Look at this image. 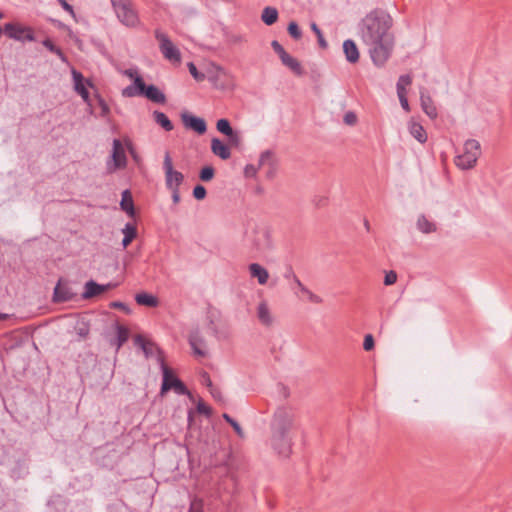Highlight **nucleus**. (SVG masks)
Masks as SVG:
<instances>
[{"label": "nucleus", "mask_w": 512, "mask_h": 512, "mask_svg": "<svg viewBox=\"0 0 512 512\" xmlns=\"http://www.w3.org/2000/svg\"><path fill=\"white\" fill-rule=\"evenodd\" d=\"M362 39L377 67H384V13L375 10L369 13L362 23Z\"/></svg>", "instance_id": "obj_1"}, {"label": "nucleus", "mask_w": 512, "mask_h": 512, "mask_svg": "<svg viewBox=\"0 0 512 512\" xmlns=\"http://www.w3.org/2000/svg\"><path fill=\"white\" fill-rule=\"evenodd\" d=\"M294 427V413L291 409L278 408L271 422L270 444L282 457H288L292 449L291 430Z\"/></svg>", "instance_id": "obj_2"}, {"label": "nucleus", "mask_w": 512, "mask_h": 512, "mask_svg": "<svg viewBox=\"0 0 512 512\" xmlns=\"http://www.w3.org/2000/svg\"><path fill=\"white\" fill-rule=\"evenodd\" d=\"M247 247L255 256H267L273 250V241L266 228H254L246 239Z\"/></svg>", "instance_id": "obj_3"}, {"label": "nucleus", "mask_w": 512, "mask_h": 512, "mask_svg": "<svg viewBox=\"0 0 512 512\" xmlns=\"http://www.w3.org/2000/svg\"><path fill=\"white\" fill-rule=\"evenodd\" d=\"M122 96L132 98L136 96H145L150 101L158 104L166 102L165 94L155 85H146L143 78L136 79V86H127L122 90Z\"/></svg>", "instance_id": "obj_4"}, {"label": "nucleus", "mask_w": 512, "mask_h": 512, "mask_svg": "<svg viewBox=\"0 0 512 512\" xmlns=\"http://www.w3.org/2000/svg\"><path fill=\"white\" fill-rule=\"evenodd\" d=\"M481 155V145L475 139H468L464 143V151L455 158V165L462 170L472 169Z\"/></svg>", "instance_id": "obj_5"}, {"label": "nucleus", "mask_w": 512, "mask_h": 512, "mask_svg": "<svg viewBox=\"0 0 512 512\" xmlns=\"http://www.w3.org/2000/svg\"><path fill=\"white\" fill-rule=\"evenodd\" d=\"M117 18L128 27L137 25L138 15L130 0H111Z\"/></svg>", "instance_id": "obj_6"}, {"label": "nucleus", "mask_w": 512, "mask_h": 512, "mask_svg": "<svg viewBox=\"0 0 512 512\" xmlns=\"http://www.w3.org/2000/svg\"><path fill=\"white\" fill-rule=\"evenodd\" d=\"M161 361V370L163 374L162 385H161V394L168 392L169 390H174L177 395H189V390L184 385V383L173 375L170 368L164 363L163 359L160 358Z\"/></svg>", "instance_id": "obj_7"}, {"label": "nucleus", "mask_w": 512, "mask_h": 512, "mask_svg": "<svg viewBox=\"0 0 512 512\" xmlns=\"http://www.w3.org/2000/svg\"><path fill=\"white\" fill-rule=\"evenodd\" d=\"M155 38L159 42V49L164 58L170 62L180 63L181 53L179 49L172 43L168 35L159 29L155 30Z\"/></svg>", "instance_id": "obj_8"}, {"label": "nucleus", "mask_w": 512, "mask_h": 512, "mask_svg": "<svg viewBox=\"0 0 512 512\" xmlns=\"http://www.w3.org/2000/svg\"><path fill=\"white\" fill-rule=\"evenodd\" d=\"M163 170L165 173V185L167 189L180 188L184 181V175L174 170L169 152H166L163 160Z\"/></svg>", "instance_id": "obj_9"}, {"label": "nucleus", "mask_w": 512, "mask_h": 512, "mask_svg": "<svg viewBox=\"0 0 512 512\" xmlns=\"http://www.w3.org/2000/svg\"><path fill=\"white\" fill-rule=\"evenodd\" d=\"M107 171L113 173L127 166V157L124 147L119 139H114L112 144L111 160L107 161Z\"/></svg>", "instance_id": "obj_10"}, {"label": "nucleus", "mask_w": 512, "mask_h": 512, "mask_svg": "<svg viewBox=\"0 0 512 512\" xmlns=\"http://www.w3.org/2000/svg\"><path fill=\"white\" fill-rule=\"evenodd\" d=\"M3 32L7 35V37L16 41L32 42L35 40L32 28L22 26L20 24H15L12 22L6 23L3 27Z\"/></svg>", "instance_id": "obj_11"}, {"label": "nucleus", "mask_w": 512, "mask_h": 512, "mask_svg": "<svg viewBox=\"0 0 512 512\" xmlns=\"http://www.w3.org/2000/svg\"><path fill=\"white\" fill-rule=\"evenodd\" d=\"M71 74L73 78L74 90L81 96L83 101L88 106H91L88 87L93 86L92 82L88 79H85L82 73L77 71L76 69H72Z\"/></svg>", "instance_id": "obj_12"}, {"label": "nucleus", "mask_w": 512, "mask_h": 512, "mask_svg": "<svg viewBox=\"0 0 512 512\" xmlns=\"http://www.w3.org/2000/svg\"><path fill=\"white\" fill-rule=\"evenodd\" d=\"M181 119L186 128H189L198 134H204L207 130V125L203 118L196 117L189 113H182Z\"/></svg>", "instance_id": "obj_13"}, {"label": "nucleus", "mask_w": 512, "mask_h": 512, "mask_svg": "<svg viewBox=\"0 0 512 512\" xmlns=\"http://www.w3.org/2000/svg\"><path fill=\"white\" fill-rule=\"evenodd\" d=\"M75 295L76 293L67 283H63L59 280L54 288L53 301L57 303L70 301L75 297Z\"/></svg>", "instance_id": "obj_14"}, {"label": "nucleus", "mask_w": 512, "mask_h": 512, "mask_svg": "<svg viewBox=\"0 0 512 512\" xmlns=\"http://www.w3.org/2000/svg\"><path fill=\"white\" fill-rule=\"evenodd\" d=\"M188 342L195 355L200 357H204L206 355V343L198 329L190 332Z\"/></svg>", "instance_id": "obj_15"}, {"label": "nucleus", "mask_w": 512, "mask_h": 512, "mask_svg": "<svg viewBox=\"0 0 512 512\" xmlns=\"http://www.w3.org/2000/svg\"><path fill=\"white\" fill-rule=\"evenodd\" d=\"M420 101H421V107L424 113L430 118V119H436L438 116L437 108L433 102V99L428 94L427 90L425 88H422L420 90Z\"/></svg>", "instance_id": "obj_16"}, {"label": "nucleus", "mask_w": 512, "mask_h": 512, "mask_svg": "<svg viewBox=\"0 0 512 512\" xmlns=\"http://www.w3.org/2000/svg\"><path fill=\"white\" fill-rule=\"evenodd\" d=\"M115 286H116V284H112V283H108L106 285H101V284L96 283L93 280H90V281L86 282L85 291L82 294V296L85 299L93 298V297L98 296L101 293H103V292L107 291L108 289L113 288Z\"/></svg>", "instance_id": "obj_17"}, {"label": "nucleus", "mask_w": 512, "mask_h": 512, "mask_svg": "<svg viewBox=\"0 0 512 512\" xmlns=\"http://www.w3.org/2000/svg\"><path fill=\"white\" fill-rule=\"evenodd\" d=\"M134 343L142 349L146 357L154 355L155 352L161 353L160 348L154 342L145 340L141 335L135 337Z\"/></svg>", "instance_id": "obj_18"}, {"label": "nucleus", "mask_w": 512, "mask_h": 512, "mask_svg": "<svg viewBox=\"0 0 512 512\" xmlns=\"http://www.w3.org/2000/svg\"><path fill=\"white\" fill-rule=\"evenodd\" d=\"M211 151L222 160H227L231 156L228 144L223 143L218 138H213L211 140Z\"/></svg>", "instance_id": "obj_19"}, {"label": "nucleus", "mask_w": 512, "mask_h": 512, "mask_svg": "<svg viewBox=\"0 0 512 512\" xmlns=\"http://www.w3.org/2000/svg\"><path fill=\"white\" fill-rule=\"evenodd\" d=\"M343 52L346 60L349 63H356L359 60V50L356 43L352 39H347L343 42Z\"/></svg>", "instance_id": "obj_20"}, {"label": "nucleus", "mask_w": 512, "mask_h": 512, "mask_svg": "<svg viewBox=\"0 0 512 512\" xmlns=\"http://www.w3.org/2000/svg\"><path fill=\"white\" fill-rule=\"evenodd\" d=\"M250 276L256 278L260 285H265L269 278V273L266 268L258 263H251L248 267Z\"/></svg>", "instance_id": "obj_21"}, {"label": "nucleus", "mask_w": 512, "mask_h": 512, "mask_svg": "<svg viewBox=\"0 0 512 512\" xmlns=\"http://www.w3.org/2000/svg\"><path fill=\"white\" fill-rule=\"evenodd\" d=\"M408 130L410 134L421 144L427 141V133L420 123L411 120L408 123Z\"/></svg>", "instance_id": "obj_22"}, {"label": "nucleus", "mask_w": 512, "mask_h": 512, "mask_svg": "<svg viewBox=\"0 0 512 512\" xmlns=\"http://www.w3.org/2000/svg\"><path fill=\"white\" fill-rule=\"evenodd\" d=\"M120 207L123 211H125L130 217H134L135 208L133 203V198L129 190H124L122 192V198L120 201Z\"/></svg>", "instance_id": "obj_23"}, {"label": "nucleus", "mask_w": 512, "mask_h": 512, "mask_svg": "<svg viewBox=\"0 0 512 512\" xmlns=\"http://www.w3.org/2000/svg\"><path fill=\"white\" fill-rule=\"evenodd\" d=\"M257 317L259 321L266 326H270L273 322V318L270 314L268 305L265 302H261L257 307Z\"/></svg>", "instance_id": "obj_24"}, {"label": "nucleus", "mask_w": 512, "mask_h": 512, "mask_svg": "<svg viewBox=\"0 0 512 512\" xmlns=\"http://www.w3.org/2000/svg\"><path fill=\"white\" fill-rule=\"evenodd\" d=\"M122 233L124 234L122 246L123 248H126L136 238L137 228L134 224L128 222L122 229Z\"/></svg>", "instance_id": "obj_25"}, {"label": "nucleus", "mask_w": 512, "mask_h": 512, "mask_svg": "<svg viewBox=\"0 0 512 512\" xmlns=\"http://www.w3.org/2000/svg\"><path fill=\"white\" fill-rule=\"evenodd\" d=\"M280 60H281L283 65L288 67L295 74H297V75H302L303 74V69H302L301 64L299 63V61L297 59L292 57L290 54L287 53Z\"/></svg>", "instance_id": "obj_26"}, {"label": "nucleus", "mask_w": 512, "mask_h": 512, "mask_svg": "<svg viewBox=\"0 0 512 512\" xmlns=\"http://www.w3.org/2000/svg\"><path fill=\"white\" fill-rule=\"evenodd\" d=\"M135 300L137 304L147 307H156L158 305V299L146 292L136 294Z\"/></svg>", "instance_id": "obj_27"}, {"label": "nucleus", "mask_w": 512, "mask_h": 512, "mask_svg": "<svg viewBox=\"0 0 512 512\" xmlns=\"http://www.w3.org/2000/svg\"><path fill=\"white\" fill-rule=\"evenodd\" d=\"M153 118L154 121L160 125L165 131H172L173 130V124L170 121V119L166 116L165 113L155 110L153 112Z\"/></svg>", "instance_id": "obj_28"}, {"label": "nucleus", "mask_w": 512, "mask_h": 512, "mask_svg": "<svg viewBox=\"0 0 512 512\" xmlns=\"http://www.w3.org/2000/svg\"><path fill=\"white\" fill-rule=\"evenodd\" d=\"M276 165L274 153L271 150H265L260 154L258 166L259 167H269L270 170L274 169Z\"/></svg>", "instance_id": "obj_29"}, {"label": "nucleus", "mask_w": 512, "mask_h": 512, "mask_svg": "<svg viewBox=\"0 0 512 512\" xmlns=\"http://www.w3.org/2000/svg\"><path fill=\"white\" fill-rule=\"evenodd\" d=\"M262 21L266 25H272L274 24L278 19V11L274 7L267 6L263 9L262 15H261Z\"/></svg>", "instance_id": "obj_30"}, {"label": "nucleus", "mask_w": 512, "mask_h": 512, "mask_svg": "<svg viewBox=\"0 0 512 512\" xmlns=\"http://www.w3.org/2000/svg\"><path fill=\"white\" fill-rule=\"evenodd\" d=\"M417 227L423 233H431L436 230L435 223L429 221L424 215L419 216Z\"/></svg>", "instance_id": "obj_31"}, {"label": "nucleus", "mask_w": 512, "mask_h": 512, "mask_svg": "<svg viewBox=\"0 0 512 512\" xmlns=\"http://www.w3.org/2000/svg\"><path fill=\"white\" fill-rule=\"evenodd\" d=\"M412 83V78L410 75L405 74L401 75L397 82V94H407L406 87Z\"/></svg>", "instance_id": "obj_32"}, {"label": "nucleus", "mask_w": 512, "mask_h": 512, "mask_svg": "<svg viewBox=\"0 0 512 512\" xmlns=\"http://www.w3.org/2000/svg\"><path fill=\"white\" fill-rule=\"evenodd\" d=\"M42 44L50 52L56 54L63 62L67 61V58L62 52V50L59 47H57L50 39L43 40Z\"/></svg>", "instance_id": "obj_33"}, {"label": "nucleus", "mask_w": 512, "mask_h": 512, "mask_svg": "<svg viewBox=\"0 0 512 512\" xmlns=\"http://www.w3.org/2000/svg\"><path fill=\"white\" fill-rule=\"evenodd\" d=\"M117 333V346L121 347L129 338V331L123 325H118L116 328Z\"/></svg>", "instance_id": "obj_34"}, {"label": "nucleus", "mask_w": 512, "mask_h": 512, "mask_svg": "<svg viewBox=\"0 0 512 512\" xmlns=\"http://www.w3.org/2000/svg\"><path fill=\"white\" fill-rule=\"evenodd\" d=\"M217 130L224 134L225 136H228L229 134H232L233 128L231 127L230 122L227 119H219L216 123Z\"/></svg>", "instance_id": "obj_35"}, {"label": "nucleus", "mask_w": 512, "mask_h": 512, "mask_svg": "<svg viewBox=\"0 0 512 512\" xmlns=\"http://www.w3.org/2000/svg\"><path fill=\"white\" fill-rule=\"evenodd\" d=\"M303 296L306 297V299L314 304H320L323 302L322 298L315 293H313L310 289H308L306 286L302 287V290L300 291Z\"/></svg>", "instance_id": "obj_36"}, {"label": "nucleus", "mask_w": 512, "mask_h": 512, "mask_svg": "<svg viewBox=\"0 0 512 512\" xmlns=\"http://www.w3.org/2000/svg\"><path fill=\"white\" fill-rule=\"evenodd\" d=\"M215 170L212 166H205L200 170L199 178L203 182H208L213 179Z\"/></svg>", "instance_id": "obj_37"}, {"label": "nucleus", "mask_w": 512, "mask_h": 512, "mask_svg": "<svg viewBox=\"0 0 512 512\" xmlns=\"http://www.w3.org/2000/svg\"><path fill=\"white\" fill-rule=\"evenodd\" d=\"M227 137L229 147H239L242 143V135L239 131L233 130L232 134H229Z\"/></svg>", "instance_id": "obj_38"}, {"label": "nucleus", "mask_w": 512, "mask_h": 512, "mask_svg": "<svg viewBox=\"0 0 512 512\" xmlns=\"http://www.w3.org/2000/svg\"><path fill=\"white\" fill-rule=\"evenodd\" d=\"M358 121L357 114L353 110H347L343 115V122L348 126L356 125Z\"/></svg>", "instance_id": "obj_39"}, {"label": "nucleus", "mask_w": 512, "mask_h": 512, "mask_svg": "<svg viewBox=\"0 0 512 512\" xmlns=\"http://www.w3.org/2000/svg\"><path fill=\"white\" fill-rule=\"evenodd\" d=\"M288 33L294 39H300L302 37L301 29L299 28L298 24L294 21L289 23Z\"/></svg>", "instance_id": "obj_40"}, {"label": "nucleus", "mask_w": 512, "mask_h": 512, "mask_svg": "<svg viewBox=\"0 0 512 512\" xmlns=\"http://www.w3.org/2000/svg\"><path fill=\"white\" fill-rule=\"evenodd\" d=\"M203 501L200 498H193L190 502L189 512H203Z\"/></svg>", "instance_id": "obj_41"}, {"label": "nucleus", "mask_w": 512, "mask_h": 512, "mask_svg": "<svg viewBox=\"0 0 512 512\" xmlns=\"http://www.w3.org/2000/svg\"><path fill=\"white\" fill-rule=\"evenodd\" d=\"M206 188L202 185H196L193 189V196L197 200H203L206 197Z\"/></svg>", "instance_id": "obj_42"}, {"label": "nucleus", "mask_w": 512, "mask_h": 512, "mask_svg": "<svg viewBox=\"0 0 512 512\" xmlns=\"http://www.w3.org/2000/svg\"><path fill=\"white\" fill-rule=\"evenodd\" d=\"M260 167L253 164H247L244 168V175L245 177L252 178L255 177L257 174V171Z\"/></svg>", "instance_id": "obj_43"}, {"label": "nucleus", "mask_w": 512, "mask_h": 512, "mask_svg": "<svg viewBox=\"0 0 512 512\" xmlns=\"http://www.w3.org/2000/svg\"><path fill=\"white\" fill-rule=\"evenodd\" d=\"M188 69H189L190 74L193 76V78L195 80L201 81L204 79V77H205L204 74L198 72L194 63H192V62L188 63Z\"/></svg>", "instance_id": "obj_44"}, {"label": "nucleus", "mask_w": 512, "mask_h": 512, "mask_svg": "<svg viewBox=\"0 0 512 512\" xmlns=\"http://www.w3.org/2000/svg\"><path fill=\"white\" fill-rule=\"evenodd\" d=\"M374 345H375L374 337L371 334L365 335L364 342H363V349L365 351H371L374 348Z\"/></svg>", "instance_id": "obj_45"}, {"label": "nucleus", "mask_w": 512, "mask_h": 512, "mask_svg": "<svg viewBox=\"0 0 512 512\" xmlns=\"http://www.w3.org/2000/svg\"><path fill=\"white\" fill-rule=\"evenodd\" d=\"M271 47L273 48L275 53L278 54L280 59L287 54L283 46L277 40H273L271 42Z\"/></svg>", "instance_id": "obj_46"}, {"label": "nucleus", "mask_w": 512, "mask_h": 512, "mask_svg": "<svg viewBox=\"0 0 512 512\" xmlns=\"http://www.w3.org/2000/svg\"><path fill=\"white\" fill-rule=\"evenodd\" d=\"M123 74L127 77H129L130 79L133 80V84H131L130 86H136V79L137 78H142L139 74H138V71L137 69H126Z\"/></svg>", "instance_id": "obj_47"}, {"label": "nucleus", "mask_w": 512, "mask_h": 512, "mask_svg": "<svg viewBox=\"0 0 512 512\" xmlns=\"http://www.w3.org/2000/svg\"><path fill=\"white\" fill-rule=\"evenodd\" d=\"M98 103L101 108V113H100L101 117H106L110 112L109 106L107 105L105 100L103 98H101L100 96L98 97Z\"/></svg>", "instance_id": "obj_48"}, {"label": "nucleus", "mask_w": 512, "mask_h": 512, "mask_svg": "<svg viewBox=\"0 0 512 512\" xmlns=\"http://www.w3.org/2000/svg\"><path fill=\"white\" fill-rule=\"evenodd\" d=\"M393 46H394V36L390 35L386 32V48H385L386 59L388 58L389 53H390L391 49L393 48Z\"/></svg>", "instance_id": "obj_49"}, {"label": "nucleus", "mask_w": 512, "mask_h": 512, "mask_svg": "<svg viewBox=\"0 0 512 512\" xmlns=\"http://www.w3.org/2000/svg\"><path fill=\"white\" fill-rule=\"evenodd\" d=\"M197 411L201 414H205L206 416L211 415V409L204 402L199 401L197 404Z\"/></svg>", "instance_id": "obj_50"}, {"label": "nucleus", "mask_w": 512, "mask_h": 512, "mask_svg": "<svg viewBox=\"0 0 512 512\" xmlns=\"http://www.w3.org/2000/svg\"><path fill=\"white\" fill-rule=\"evenodd\" d=\"M57 2L61 5V7L66 11L68 12L72 17H75V12H74V9L72 7V5H70L69 3H67L66 0H57Z\"/></svg>", "instance_id": "obj_51"}, {"label": "nucleus", "mask_w": 512, "mask_h": 512, "mask_svg": "<svg viewBox=\"0 0 512 512\" xmlns=\"http://www.w3.org/2000/svg\"><path fill=\"white\" fill-rule=\"evenodd\" d=\"M397 281V273L394 270L386 272V285L394 284Z\"/></svg>", "instance_id": "obj_52"}, {"label": "nucleus", "mask_w": 512, "mask_h": 512, "mask_svg": "<svg viewBox=\"0 0 512 512\" xmlns=\"http://www.w3.org/2000/svg\"><path fill=\"white\" fill-rule=\"evenodd\" d=\"M169 191H171L172 193V201L174 204H177L179 203L180 201V191H179V188H175V189H168Z\"/></svg>", "instance_id": "obj_53"}, {"label": "nucleus", "mask_w": 512, "mask_h": 512, "mask_svg": "<svg viewBox=\"0 0 512 512\" xmlns=\"http://www.w3.org/2000/svg\"><path fill=\"white\" fill-rule=\"evenodd\" d=\"M398 97H399V100H400V103H401V106L403 107V109H405L406 111H409L408 98H407L406 94L398 95Z\"/></svg>", "instance_id": "obj_54"}, {"label": "nucleus", "mask_w": 512, "mask_h": 512, "mask_svg": "<svg viewBox=\"0 0 512 512\" xmlns=\"http://www.w3.org/2000/svg\"><path fill=\"white\" fill-rule=\"evenodd\" d=\"M291 275H292V281L296 285L297 289L299 291H301L302 287H305V285L300 281V279L294 273H291Z\"/></svg>", "instance_id": "obj_55"}, {"label": "nucleus", "mask_w": 512, "mask_h": 512, "mask_svg": "<svg viewBox=\"0 0 512 512\" xmlns=\"http://www.w3.org/2000/svg\"><path fill=\"white\" fill-rule=\"evenodd\" d=\"M210 393L213 396V398H215L216 400H221V392L217 388H214L212 386L210 388Z\"/></svg>", "instance_id": "obj_56"}, {"label": "nucleus", "mask_w": 512, "mask_h": 512, "mask_svg": "<svg viewBox=\"0 0 512 512\" xmlns=\"http://www.w3.org/2000/svg\"><path fill=\"white\" fill-rule=\"evenodd\" d=\"M232 427L239 437L244 436V432L238 422H236Z\"/></svg>", "instance_id": "obj_57"}, {"label": "nucleus", "mask_w": 512, "mask_h": 512, "mask_svg": "<svg viewBox=\"0 0 512 512\" xmlns=\"http://www.w3.org/2000/svg\"><path fill=\"white\" fill-rule=\"evenodd\" d=\"M311 29L316 34V36H320L322 34L321 30L319 29L316 23L311 24Z\"/></svg>", "instance_id": "obj_58"}, {"label": "nucleus", "mask_w": 512, "mask_h": 512, "mask_svg": "<svg viewBox=\"0 0 512 512\" xmlns=\"http://www.w3.org/2000/svg\"><path fill=\"white\" fill-rule=\"evenodd\" d=\"M317 38H318L319 45H320L321 47L326 48V47H327V42H326V40L324 39L323 34H321L320 36H317Z\"/></svg>", "instance_id": "obj_59"}, {"label": "nucleus", "mask_w": 512, "mask_h": 512, "mask_svg": "<svg viewBox=\"0 0 512 512\" xmlns=\"http://www.w3.org/2000/svg\"><path fill=\"white\" fill-rule=\"evenodd\" d=\"M217 72H218L217 77H221V76L227 77L228 76V72L225 69L221 68V67H219L217 69Z\"/></svg>", "instance_id": "obj_60"}, {"label": "nucleus", "mask_w": 512, "mask_h": 512, "mask_svg": "<svg viewBox=\"0 0 512 512\" xmlns=\"http://www.w3.org/2000/svg\"><path fill=\"white\" fill-rule=\"evenodd\" d=\"M393 20L392 17L389 14H386V30L392 26Z\"/></svg>", "instance_id": "obj_61"}, {"label": "nucleus", "mask_w": 512, "mask_h": 512, "mask_svg": "<svg viewBox=\"0 0 512 512\" xmlns=\"http://www.w3.org/2000/svg\"><path fill=\"white\" fill-rule=\"evenodd\" d=\"M112 306L115 308L126 309V305L122 302H114L112 303Z\"/></svg>", "instance_id": "obj_62"}, {"label": "nucleus", "mask_w": 512, "mask_h": 512, "mask_svg": "<svg viewBox=\"0 0 512 512\" xmlns=\"http://www.w3.org/2000/svg\"><path fill=\"white\" fill-rule=\"evenodd\" d=\"M194 412L192 410H189L188 412V423L191 425V422L193 420Z\"/></svg>", "instance_id": "obj_63"}, {"label": "nucleus", "mask_w": 512, "mask_h": 512, "mask_svg": "<svg viewBox=\"0 0 512 512\" xmlns=\"http://www.w3.org/2000/svg\"><path fill=\"white\" fill-rule=\"evenodd\" d=\"M291 273H294V272L292 270H289L288 272H286L285 275H284L285 279H287V280L291 279L292 280Z\"/></svg>", "instance_id": "obj_64"}]
</instances>
